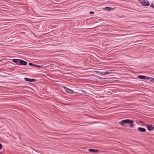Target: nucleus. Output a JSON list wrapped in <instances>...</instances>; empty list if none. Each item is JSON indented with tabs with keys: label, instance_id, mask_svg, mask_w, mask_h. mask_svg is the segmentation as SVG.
I'll list each match as a JSON object with an SVG mask.
<instances>
[{
	"label": "nucleus",
	"instance_id": "14",
	"mask_svg": "<svg viewBox=\"0 0 154 154\" xmlns=\"http://www.w3.org/2000/svg\"><path fill=\"white\" fill-rule=\"evenodd\" d=\"M36 67L38 68H40L41 67V66L40 65H36Z\"/></svg>",
	"mask_w": 154,
	"mask_h": 154
},
{
	"label": "nucleus",
	"instance_id": "1",
	"mask_svg": "<svg viewBox=\"0 0 154 154\" xmlns=\"http://www.w3.org/2000/svg\"><path fill=\"white\" fill-rule=\"evenodd\" d=\"M133 123L134 121L133 120L127 119L122 121L120 122H119V124L123 126H125L124 124H125L128 123L131 124V125H130V126L131 127H133L134 126V125L133 124Z\"/></svg>",
	"mask_w": 154,
	"mask_h": 154
},
{
	"label": "nucleus",
	"instance_id": "19",
	"mask_svg": "<svg viewBox=\"0 0 154 154\" xmlns=\"http://www.w3.org/2000/svg\"><path fill=\"white\" fill-rule=\"evenodd\" d=\"M2 145L0 143V149H2Z\"/></svg>",
	"mask_w": 154,
	"mask_h": 154
},
{
	"label": "nucleus",
	"instance_id": "3",
	"mask_svg": "<svg viewBox=\"0 0 154 154\" xmlns=\"http://www.w3.org/2000/svg\"><path fill=\"white\" fill-rule=\"evenodd\" d=\"M141 3L144 6H148L149 5V3L147 1L143 0L141 1Z\"/></svg>",
	"mask_w": 154,
	"mask_h": 154
},
{
	"label": "nucleus",
	"instance_id": "21",
	"mask_svg": "<svg viewBox=\"0 0 154 154\" xmlns=\"http://www.w3.org/2000/svg\"><path fill=\"white\" fill-rule=\"evenodd\" d=\"M154 81V78H151V81Z\"/></svg>",
	"mask_w": 154,
	"mask_h": 154
},
{
	"label": "nucleus",
	"instance_id": "17",
	"mask_svg": "<svg viewBox=\"0 0 154 154\" xmlns=\"http://www.w3.org/2000/svg\"><path fill=\"white\" fill-rule=\"evenodd\" d=\"M146 79H151V78L152 77H146Z\"/></svg>",
	"mask_w": 154,
	"mask_h": 154
},
{
	"label": "nucleus",
	"instance_id": "20",
	"mask_svg": "<svg viewBox=\"0 0 154 154\" xmlns=\"http://www.w3.org/2000/svg\"><path fill=\"white\" fill-rule=\"evenodd\" d=\"M29 64L30 66H33V64H32V63H29Z\"/></svg>",
	"mask_w": 154,
	"mask_h": 154
},
{
	"label": "nucleus",
	"instance_id": "8",
	"mask_svg": "<svg viewBox=\"0 0 154 154\" xmlns=\"http://www.w3.org/2000/svg\"><path fill=\"white\" fill-rule=\"evenodd\" d=\"M138 130L140 131L143 132H145L146 131V129L145 128L140 127L138 128Z\"/></svg>",
	"mask_w": 154,
	"mask_h": 154
},
{
	"label": "nucleus",
	"instance_id": "2",
	"mask_svg": "<svg viewBox=\"0 0 154 154\" xmlns=\"http://www.w3.org/2000/svg\"><path fill=\"white\" fill-rule=\"evenodd\" d=\"M144 125L147 127L148 130L152 131L154 129V127L151 125L145 124Z\"/></svg>",
	"mask_w": 154,
	"mask_h": 154
},
{
	"label": "nucleus",
	"instance_id": "15",
	"mask_svg": "<svg viewBox=\"0 0 154 154\" xmlns=\"http://www.w3.org/2000/svg\"><path fill=\"white\" fill-rule=\"evenodd\" d=\"M150 6L152 8H154V5H153V4L152 3L150 5Z\"/></svg>",
	"mask_w": 154,
	"mask_h": 154
},
{
	"label": "nucleus",
	"instance_id": "9",
	"mask_svg": "<svg viewBox=\"0 0 154 154\" xmlns=\"http://www.w3.org/2000/svg\"><path fill=\"white\" fill-rule=\"evenodd\" d=\"M89 151L90 152H96L99 151V150L94 149H91L89 150Z\"/></svg>",
	"mask_w": 154,
	"mask_h": 154
},
{
	"label": "nucleus",
	"instance_id": "16",
	"mask_svg": "<svg viewBox=\"0 0 154 154\" xmlns=\"http://www.w3.org/2000/svg\"><path fill=\"white\" fill-rule=\"evenodd\" d=\"M90 14H94V12L93 11H90Z\"/></svg>",
	"mask_w": 154,
	"mask_h": 154
},
{
	"label": "nucleus",
	"instance_id": "4",
	"mask_svg": "<svg viewBox=\"0 0 154 154\" xmlns=\"http://www.w3.org/2000/svg\"><path fill=\"white\" fill-rule=\"evenodd\" d=\"M62 87L64 88L65 91L68 93L70 94H72L73 93V91L71 89H69L65 86H63Z\"/></svg>",
	"mask_w": 154,
	"mask_h": 154
},
{
	"label": "nucleus",
	"instance_id": "11",
	"mask_svg": "<svg viewBox=\"0 0 154 154\" xmlns=\"http://www.w3.org/2000/svg\"><path fill=\"white\" fill-rule=\"evenodd\" d=\"M146 77L142 75H139L138 76V78L141 79H145L146 78Z\"/></svg>",
	"mask_w": 154,
	"mask_h": 154
},
{
	"label": "nucleus",
	"instance_id": "18",
	"mask_svg": "<svg viewBox=\"0 0 154 154\" xmlns=\"http://www.w3.org/2000/svg\"><path fill=\"white\" fill-rule=\"evenodd\" d=\"M139 123H140V124H144V125L145 124H144L143 123V122L142 121H140L139 122Z\"/></svg>",
	"mask_w": 154,
	"mask_h": 154
},
{
	"label": "nucleus",
	"instance_id": "5",
	"mask_svg": "<svg viewBox=\"0 0 154 154\" xmlns=\"http://www.w3.org/2000/svg\"><path fill=\"white\" fill-rule=\"evenodd\" d=\"M24 79L26 81L30 82H34L35 81V79H30L27 78H25Z\"/></svg>",
	"mask_w": 154,
	"mask_h": 154
},
{
	"label": "nucleus",
	"instance_id": "22",
	"mask_svg": "<svg viewBox=\"0 0 154 154\" xmlns=\"http://www.w3.org/2000/svg\"><path fill=\"white\" fill-rule=\"evenodd\" d=\"M36 65L33 64V66L36 67Z\"/></svg>",
	"mask_w": 154,
	"mask_h": 154
},
{
	"label": "nucleus",
	"instance_id": "6",
	"mask_svg": "<svg viewBox=\"0 0 154 154\" xmlns=\"http://www.w3.org/2000/svg\"><path fill=\"white\" fill-rule=\"evenodd\" d=\"M27 63L23 60H20V62L19 65H26L27 64Z\"/></svg>",
	"mask_w": 154,
	"mask_h": 154
},
{
	"label": "nucleus",
	"instance_id": "12",
	"mask_svg": "<svg viewBox=\"0 0 154 154\" xmlns=\"http://www.w3.org/2000/svg\"><path fill=\"white\" fill-rule=\"evenodd\" d=\"M111 73V72L109 71H106L104 72V75H107V74H110Z\"/></svg>",
	"mask_w": 154,
	"mask_h": 154
},
{
	"label": "nucleus",
	"instance_id": "7",
	"mask_svg": "<svg viewBox=\"0 0 154 154\" xmlns=\"http://www.w3.org/2000/svg\"><path fill=\"white\" fill-rule=\"evenodd\" d=\"M12 60L14 63H16L18 65H19L20 60L17 59H13Z\"/></svg>",
	"mask_w": 154,
	"mask_h": 154
},
{
	"label": "nucleus",
	"instance_id": "10",
	"mask_svg": "<svg viewBox=\"0 0 154 154\" xmlns=\"http://www.w3.org/2000/svg\"><path fill=\"white\" fill-rule=\"evenodd\" d=\"M112 9V8H110L109 7H106L105 8H104V10H105L106 11H110L111 10V9Z\"/></svg>",
	"mask_w": 154,
	"mask_h": 154
},
{
	"label": "nucleus",
	"instance_id": "23",
	"mask_svg": "<svg viewBox=\"0 0 154 154\" xmlns=\"http://www.w3.org/2000/svg\"><path fill=\"white\" fill-rule=\"evenodd\" d=\"M82 91L83 92H84V90H82Z\"/></svg>",
	"mask_w": 154,
	"mask_h": 154
},
{
	"label": "nucleus",
	"instance_id": "13",
	"mask_svg": "<svg viewBox=\"0 0 154 154\" xmlns=\"http://www.w3.org/2000/svg\"><path fill=\"white\" fill-rule=\"evenodd\" d=\"M54 64H51L50 65V67L52 68H54Z\"/></svg>",
	"mask_w": 154,
	"mask_h": 154
}]
</instances>
